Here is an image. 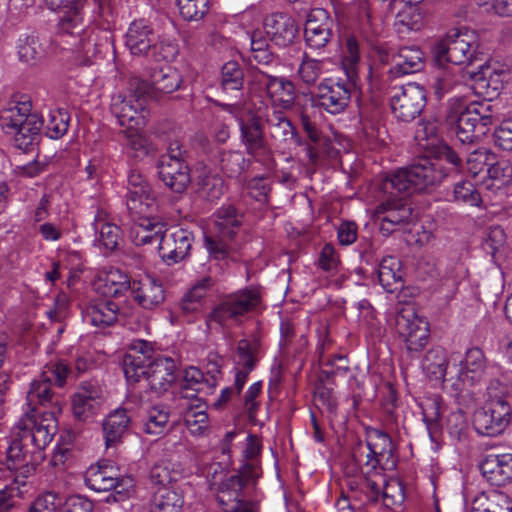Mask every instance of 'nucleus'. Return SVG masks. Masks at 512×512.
<instances>
[{"instance_id": "1", "label": "nucleus", "mask_w": 512, "mask_h": 512, "mask_svg": "<svg viewBox=\"0 0 512 512\" xmlns=\"http://www.w3.org/2000/svg\"><path fill=\"white\" fill-rule=\"evenodd\" d=\"M443 180L444 172L438 163L429 162L427 159H421L418 163H412L387 175L380 184L384 199L375 209L382 234L388 236L411 220L412 208L401 194L427 192L440 185Z\"/></svg>"}, {"instance_id": "2", "label": "nucleus", "mask_w": 512, "mask_h": 512, "mask_svg": "<svg viewBox=\"0 0 512 512\" xmlns=\"http://www.w3.org/2000/svg\"><path fill=\"white\" fill-rule=\"evenodd\" d=\"M125 45L132 55L154 62L173 61L179 52L176 42L160 38L153 26L145 19L130 23L125 34Z\"/></svg>"}, {"instance_id": "3", "label": "nucleus", "mask_w": 512, "mask_h": 512, "mask_svg": "<svg viewBox=\"0 0 512 512\" xmlns=\"http://www.w3.org/2000/svg\"><path fill=\"white\" fill-rule=\"evenodd\" d=\"M365 440L368 453H364L363 444L359 441L352 450V459L355 463L353 471L366 468L365 473L375 472L378 467L382 470H393L397 466L395 445L386 432L374 428H365Z\"/></svg>"}, {"instance_id": "4", "label": "nucleus", "mask_w": 512, "mask_h": 512, "mask_svg": "<svg viewBox=\"0 0 512 512\" xmlns=\"http://www.w3.org/2000/svg\"><path fill=\"white\" fill-rule=\"evenodd\" d=\"M150 94L149 83L139 78H132L129 82L127 95L112 96L110 111L120 126L142 129L147 124L149 111L147 110V97Z\"/></svg>"}, {"instance_id": "5", "label": "nucleus", "mask_w": 512, "mask_h": 512, "mask_svg": "<svg viewBox=\"0 0 512 512\" xmlns=\"http://www.w3.org/2000/svg\"><path fill=\"white\" fill-rule=\"evenodd\" d=\"M224 109L234 114L240 131V142L245 152L256 162L266 163L271 157V149L266 139L263 115L260 111L247 109L240 113L239 105L224 104Z\"/></svg>"}, {"instance_id": "6", "label": "nucleus", "mask_w": 512, "mask_h": 512, "mask_svg": "<svg viewBox=\"0 0 512 512\" xmlns=\"http://www.w3.org/2000/svg\"><path fill=\"white\" fill-rule=\"evenodd\" d=\"M478 42L473 31L455 29L432 48L433 59L439 67L446 64L471 65L477 60Z\"/></svg>"}, {"instance_id": "7", "label": "nucleus", "mask_w": 512, "mask_h": 512, "mask_svg": "<svg viewBox=\"0 0 512 512\" xmlns=\"http://www.w3.org/2000/svg\"><path fill=\"white\" fill-rule=\"evenodd\" d=\"M357 81L358 75L353 72H350L346 79H323L318 84L316 92L311 95L313 106L332 115L344 112L351 101Z\"/></svg>"}, {"instance_id": "8", "label": "nucleus", "mask_w": 512, "mask_h": 512, "mask_svg": "<svg viewBox=\"0 0 512 512\" xmlns=\"http://www.w3.org/2000/svg\"><path fill=\"white\" fill-rule=\"evenodd\" d=\"M85 484L97 492L113 491L107 501L119 502L129 497V491L133 487L131 477L120 475L119 469L109 460L99 461L92 465L86 472Z\"/></svg>"}, {"instance_id": "9", "label": "nucleus", "mask_w": 512, "mask_h": 512, "mask_svg": "<svg viewBox=\"0 0 512 512\" xmlns=\"http://www.w3.org/2000/svg\"><path fill=\"white\" fill-rule=\"evenodd\" d=\"M261 303L259 287L249 286L225 296L209 314V320L220 325L228 321L241 322L242 318L254 311Z\"/></svg>"}, {"instance_id": "10", "label": "nucleus", "mask_w": 512, "mask_h": 512, "mask_svg": "<svg viewBox=\"0 0 512 512\" xmlns=\"http://www.w3.org/2000/svg\"><path fill=\"white\" fill-rule=\"evenodd\" d=\"M446 123L462 144L479 142L487 134L486 128L477 121L476 114L459 99L450 101Z\"/></svg>"}, {"instance_id": "11", "label": "nucleus", "mask_w": 512, "mask_h": 512, "mask_svg": "<svg viewBox=\"0 0 512 512\" xmlns=\"http://www.w3.org/2000/svg\"><path fill=\"white\" fill-rule=\"evenodd\" d=\"M71 374V367L63 360L47 364L39 379L32 381L30 384V389L27 392L28 404L30 406L51 404L54 399L51 383L63 387Z\"/></svg>"}, {"instance_id": "12", "label": "nucleus", "mask_w": 512, "mask_h": 512, "mask_svg": "<svg viewBox=\"0 0 512 512\" xmlns=\"http://www.w3.org/2000/svg\"><path fill=\"white\" fill-rule=\"evenodd\" d=\"M82 63L90 64L100 55L114 51V35L111 26L89 25L74 44Z\"/></svg>"}, {"instance_id": "13", "label": "nucleus", "mask_w": 512, "mask_h": 512, "mask_svg": "<svg viewBox=\"0 0 512 512\" xmlns=\"http://www.w3.org/2000/svg\"><path fill=\"white\" fill-rule=\"evenodd\" d=\"M395 329L399 337L404 340L409 352L418 353L428 344L429 324L418 317L413 309L404 308L397 313Z\"/></svg>"}, {"instance_id": "14", "label": "nucleus", "mask_w": 512, "mask_h": 512, "mask_svg": "<svg viewBox=\"0 0 512 512\" xmlns=\"http://www.w3.org/2000/svg\"><path fill=\"white\" fill-rule=\"evenodd\" d=\"M512 421L510 403H485L473 414V426L483 436L495 437L502 434Z\"/></svg>"}, {"instance_id": "15", "label": "nucleus", "mask_w": 512, "mask_h": 512, "mask_svg": "<svg viewBox=\"0 0 512 512\" xmlns=\"http://www.w3.org/2000/svg\"><path fill=\"white\" fill-rule=\"evenodd\" d=\"M104 402L103 390L96 381L81 382L71 396V411L80 423L92 422Z\"/></svg>"}, {"instance_id": "16", "label": "nucleus", "mask_w": 512, "mask_h": 512, "mask_svg": "<svg viewBox=\"0 0 512 512\" xmlns=\"http://www.w3.org/2000/svg\"><path fill=\"white\" fill-rule=\"evenodd\" d=\"M426 105V92L416 83L402 86L391 97L390 106L394 116L403 122L416 119Z\"/></svg>"}, {"instance_id": "17", "label": "nucleus", "mask_w": 512, "mask_h": 512, "mask_svg": "<svg viewBox=\"0 0 512 512\" xmlns=\"http://www.w3.org/2000/svg\"><path fill=\"white\" fill-rule=\"evenodd\" d=\"M194 233L184 227L175 226L166 229L160 238L159 255L168 265L176 264L190 255Z\"/></svg>"}, {"instance_id": "18", "label": "nucleus", "mask_w": 512, "mask_h": 512, "mask_svg": "<svg viewBox=\"0 0 512 512\" xmlns=\"http://www.w3.org/2000/svg\"><path fill=\"white\" fill-rule=\"evenodd\" d=\"M176 363L171 357L158 355L149 361L144 369L137 372V382L144 379L151 391L158 395L165 393L176 380Z\"/></svg>"}, {"instance_id": "19", "label": "nucleus", "mask_w": 512, "mask_h": 512, "mask_svg": "<svg viewBox=\"0 0 512 512\" xmlns=\"http://www.w3.org/2000/svg\"><path fill=\"white\" fill-rule=\"evenodd\" d=\"M17 430L6 451L7 465L10 470H22L21 473L26 476L41 462L43 453L36 451L22 431Z\"/></svg>"}, {"instance_id": "20", "label": "nucleus", "mask_w": 512, "mask_h": 512, "mask_svg": "<svg viewBox=\"0 0 512 512\" xmlns=\"http://www.w3.org/2000/svg\"><path fill=\"white\" fill-rule=\"evenodd\" d=\"M250 483H255L251 478H246L237 473L222 481L216 494V501L223 512H254L247 506L244 500L243 489Z\"/></svg>"}, {"instance_id": "21", "label": "nucleus", "mask_w": 512, "mask_h": 512, "mask_svg": "<svg viewBox=\"0 0 512 512\" xmlns=\"http://www.w3.org/2000/svg\"><path fill=\"white\" fill-rule=\"evenodd\" d=\"M207 375L196 368L189 367L184 371L183 380L180 385V396L184 400H202L199 394L212 393L217 382V374L220 373V367L217 363H209Z\"/></svg>"}, {"instance_id": "22", "label": "nucleus", "mask_w": 512, "mask_h": 512, "mask_svg": "<svg viewBox=\"0 0 512 512\" xmlns=\"http://www.w3.org/2000/svg\"><path fill=\"white\" fill-rule=\"evenodd\" d=\"M333 20L322 8L312 9L304 28L306 44L312 49L324 48L333 36Z\"/></svg>"}, {"instance_id": "23", "label": "nucleus", "mask_w": 512, "mask_h": 512, "mask_svg": "<svg viewBox=\"0 0 512 512\" xmlns=\"http://www.w3.org/2000/svg\"><path fill=\"white\" fill-rule=\"evenodd\" d=\"M263 27L270 40L279 47L292 44L298 34L296 21L284 12H273L265 16Z\"/></svg>"}, {"instance_id": "24", "label": "nucleus", "mask_w": 512, "mask_h": 512, "mask_svg": "<svg viewBox=\"0 0 512 512\" xmlns=\"http://www.w3.org/2000/svg\"><path fill=\"white\" fill-rule=\"evenodd\" d=\"M260 342L257 339H241L236 348L235 359V386L241 393L249 374L255 369L259 361Z\"/></svg>"}, {"instance_id": "25", "label": "nucleus", "mask_w": 512, "mask_h": 512, "mask_svg": "<svg viewBox=\"0 0 512 512\" xmlns=\"http://www.w3.org/2000/svg\"><path fill=\"white\" fill-rule=\"evenodd\" d=\"M484 479L495 487H504L512 482V454H489L479 464Z\"/></svg>"}, {"instance_id": "26", "label": "nucleus", "mask_w": 512, "mask_h": 512, "mask_svg": "<svg viewBox=\"0 0 512 512\" xmlns=\"http://www.w3.org/2000/svg\"><path fill=\"white\" fill-rule=\"evenodd\" d=\"M159 179L175 193H183L191 183V170L188 161H157Z\"/></svg>"}, {"instance_id": "27", "label": "nucleus", "mask_w": 512, "mask_h": 512, "mask_svg": "<svg viewBox=\"0 0 512 512\" xmlns=\"http://www.w3.org/2000/svg\"><path fill=\"white\" fill-rule=\"evenodd\" d=\"M131 295L139 307L145 310H154L160 307L166 298L162 282L150 276L134 280Z\"/></svg>"}, {"instance_id": "28", "label": "nucleus", "mask_w": 512, "mask_h": 512, "mask_svg": "<svg viewBox=\"0 0 512 512\" xmlns=\"http://www.w3.org/2000/svg\"><path fill=\"white\" fill-rule=\"evenodd\" d=\"M263 118L268 133L275 143L282 145L295 143L297 146L304 144V140L299 135L296 127L282 111L273 110L271 114H265Z\"/></svg>"}, {"instance_id": "29", "label": "nucleus", "mask_w": 512, "mask_h": 512, "mask_svg": "<svg viewBox=\"0 0 512 512\" xmlns=\"http://www.w3.org/2000/svg\"><path fill=\"white\" fill-rule=\"evenodd\" d=\"M134 224L130 229V238L136 246L157 244L165 231V223L148 214L132 217Z\"/></svg>"}, {"instance_id": "30", "label": "nucleus", "mask_w": 512, "mask_h": 512, "mask_svg": "<svg viewBox=\"0 0 512 512\" xmlns=\"http://www.w3.org/2000/svg\"><path fill=\"white\" fill-rule=\"evenodd\" d=\"M45 419H37L34 408L32 413L25 414L22 417L15 429H20L22 433L30 440L31 444L35 446L36 451L43 453L44 448L53 439V427L49 424H44Z\"/></svg>"}, {"instance_id": "31", "label": "nucleus", "mask_w": 512, "mask_h": 512, "mask_svg": "<svg viewBox=\"0 0 512 512\" xmlns=\"http://www.w3.org/2000/svg\"><path fill=\"white\" fill-rule=\"evenodd\" d=\"M153 348L145 340H137L132 343L130 351L125 354L122 367L125 377L130 383H137V372L144 369L149 361H152Z\"/></svg>"}, {"instance_id": "32", "label": "nucleus", "mask_w": 512, "mask_h": 512, "mask_svg": "<svg viewBox=\"0 0 512 512\" xmlns=\"http://www.w3.org/2000/svg\"><path fill=\"white\" fill-rule=\"evenodd\" d=\"M121 316H126L119 305L109 299H101L90 303L84 312V317L92 325L108 327L115 324Z\"/></svg>"}, {"instance_id": "33", "label": "nucleus", "mask_w": 512, "mask_h": 512, "mask_svg": "<svg viewBox=\"0 0 512 512\" xmlns=\"http://www.w3.org/2000/svg\"><path fill=\"white\" fill-rule=\"evenodd\" d=\"M485 370L486 358L484 352L478 347H473L466 351L465 358L460 361L457 378L464 384L475 386L482 380Z\"/></svg>"}, {"instance_id": "34", "label": "nucleus", "mask_w": 512, "mask_h": 512, "mask_svg": "<svg viewBox=\"0 0 512 512\" xmlns=\"http://www.w3.org/2000/svg\"><path fill=\"white\" fill-rule=\"evenodd\" d=\"M43 124L44 119L36 113L28 117V120L11 134L14 146L25 153L34 151L40 142Z\"/></svg>"}, {"instance_id": "35", "label": "nucleus", "mask_w": 512, "mask_h": 512, "mask_svg": "<svg viewBox=\"0 0 512 512\" xmlns=\"http://www.w3.org/2000/svg\"><path fill=\"white\" fill-rule=\"evenodd\" d=\"M130 425L131 417L125 408H118L110 412L102 423L106 446L120 443L124 435L128 433Z\"/></svg>"}, {"instance_id": "36", "label": "nucleus", "mask_w": 512, "mask_h": 512, "mask_svg": "<svg viewBox=\"0 0 512 512\" xmlns=\"http://www.w3.org/2000/svg\"><path fill=\"white\" fill-rule=\"evenodd\" d=\"M184 505L180 486L158 487L152 493L150 512H181Z\"/></svg>"}, {"instance_id": "37", "label": "nucleus", "mask_w": 512, "mask_h": 512, "mask_svg": "<svg viewBox=\"0 0 512 512\" xmlns=\"http://www.w3.org/2000/svg\"><path fill=\"white\" fill-rule=\"evenodd\" d=\"M245 84V68L237 61H228L221 68L220 86L222 92L234 98H241Z\"/></svg>"}, {"instance_id": "38", "label": "nucleus", "mask_w": 512, "mask_h": 512, "mask_svg": "<svg viewBox=\"0 0 512 512\" xmlns=\"http://www.w3.org/2000/svg\"><path fill=\"white\" fill-rule=\"evenodd\" d=\"M89 2L78 1L75 6L62 10L63 15L57 24V31L60 35H70L79 37L88 25H86L84 14L85 8Z\"/></svg>"}, {"instance_id": "39", "label": "nucleus", "mask_w": 512, "mask_h": 512, "mask_svg": "<svg viewBox=\"0 0 512 512\" xmlns=\"http://www.w3.org/2000/svg\"><path fill=\"white\" fill-rule=\"evenodd\" d=\"M32 104L29 99L22 101L11 102L9 106L1 111L0 126L5 134H13L28 117L33 115L31 113Z\"/></svg>"}, {"instance_id": "40", "label": "nucleus", "mask_w": 512, "mask_h": 512, "mask_svg": "<svg viewBox=\"0 0 512 512\" xmlns=\"http://www.w3.org/2000/svg\"><path fill=\"white\" fill-rule=\"evenodd\" d=\"M377 276L380 285L388 293L403 287V271L400 261L394 256H386L378 265Z\"/></svg>"}, {"instance_id": "41", "label": "nucleus", "mask_w": 512, "mask_h": 512, "mask_svg": "<svg viewBox=\"0 0 512 512\" xmlns=\"http://www.w3.org/2000/svg\"><path fill=\"white\" fill-rule=\"evenodd\" d=\"M213 216L216 233L228 239L234 238L243 222V214L233 205L221 206Z\"/></svg>"}, {"instance_id": "42", "label": "nucleus", "mask_w": 512, "mask_h": 512, "mask_svg": "<svg viewBox=\"0 0 512 512\" xmlns=\"http://www.w3.org/2000/svg\"><path fill=\"white\" fill-rule=\"evenodd\" d=\"M422 147L429 152V156L425 155L416 159L413 163H418L421 159H427L429 162H437L444 172V178L447 176V172L442 165V161H446L453 167L458 168L462 165V158L446 143L439 141L437 138H433L431 143L422 144Z\"/></svg>"}, {"instance_id": "43", "label": "nucleus", "mask_w": 512, "mask_h": 512, "mask_svg": "<svg viewBox=\"0 0 512 512\" xmlns=\"http://www.w3.org/2000/svg\"><path fill=\"white\" fill-rule=\"evenodd\" d=\"M394 70L405 75L419 72L424 67V54L418 47H402L393 56Z\"/></svg>"}, {"instance_id": "44", "label": "nucleus", "mask_w": 512, "mask_h": 512, "mask_svg": "<svg viewBox=\"0 0 512 512\" xmlns=\"http://www.w3.org/2000/svg\"><path fill=\"white\" fill-rule=\"evenodd\" d=\"M262 445L256 435L249 434L244 450V463L239 468V473L246 478L256 481L262 474L259 455Z\"/></svg>"}, {"instance_id": "45", "label": "nucleus", "mask_w": 512, "mask_h": 512, "mask_svg": "<svg viewBox=\"0 0 512 512\" xmlns=\"http://www.w3.org/2000/svg\"><path fill=\"white\" fill-rule=\"evenodd\" d=\"M182 77L179 71L171 66L162 67L151 75L150 93L152 91L170 94L180 88Z\"/></svg>"}, {"instance_id": "46", "label": "nucleus", "mask_w": 512, "mask_h": 512, "mask_svg": "<svg viewBox=\"0 0 512 512\" xmlns=\"http://www.w3.org/2000/svg\"><path fill=\"white\" fill-rule=\"evenodd\" d=\"M101 281L104 283V294L115 298L123 296L128 291L132 292L134 284V280H131L127 273L114 267L105 272Z\"/></svg>"}, {"instance_id": "47", "label": "nucleus", "mask_w": 512, "mask_h": 512, "mask_svg": "<svg viewBox=\"0 0 512 512\" xmlns=\"http://www.w3.org/2000/svg\"><path fill=\"white\" fill-rule=\"evenodd\" d=\"M126 206L130 215H144L150 212L155 204V197L151 187L127 190L125 195Z\"/></svg>"}, {"instance_id": "48", "label": "nucleus", "mask_w": 512, "mask_h": 512, "mask_svg": "<svg viewBox=\"0 0 512 512\" xmlns=\"http://www.w3.org/2000/svg\"><path fill=\"white\" fill-rule=\"evenodd\" d=\"M422 369L431 379L446 381V351L439 346L428 350L422 360Z\"/></svg>"}, {"instance_id": "49", "label": "nucleus", "mask_w": 512, "mask_h": 512, "mask_svg": "<svg viewBox=\"0 0 512 512\" xmlns=\"http://www.w3.org/2000/svg\"><path fill=\"white\" fill-rule=\"evenodd\" d=\"M275 78L276 76L269 75L260 70L252 72L247 81L248 93L252 97L262 99V103H264V99H268L271 102Z\"/></svg>"}, {"instance_id": "50", "label": "nucleus", "mask_w": 512, "mask_h": 512, "mask_svg": "<svg viewBox=\"0 0 512 512\" xmlns=\"http://www.w3.org/2000/svg\"><path fill=\"white\" fill-rule=\"evenodd\" d=\"M325 368L321 369L319 379L322 384L337 385L338 380L344 379L350 373L347 359L341 355H335L324 363Z\"/></svg>"}, {"instance_id": "51", "label": "nucleus", "mask_w": 512, "mask_h": 512, "mask_svg": "<svg viewBox=\"0 0 512 512\" xmlns=\"http://www.w3.org/2000/svg\"><path fill=\"white\" fill-rule=\"evenodd\" d=\"M294 102L295 86L293 82L286 78L276 76L275 82L273 83L271 104L274 107L289 110L293 107Z\"/></svg>"}, {"instance_id": "52", "label": "nucleus", "mask_w": 512, "mask_h": 512, "mask_svg": "<svg viewBox=\"0 0 512 512\" xmlns=\"http://www.w3.org/2000/svg\"><path fill=\"white\" fill-rule=\"evenodd\" d=\"M169 409L165 405H154L147 411L144 432L153 436L164 434L169 422Z\"/></svg>"}, {"instance_id": "53", "label": "nucleus", "mask_w": 512, "mask_h": 512, "mask_svg": "<svg viewBox=\"0 0 512 512\" xmlns=\"http://www.w3.org/2000/svg\"><path fill=\"white\" fill-rule=\"evenodd\" d=\"M250 160L241 151H223L220 154V168L229 178H238L248 167Z\"/></svg>"}, {"instance_id": "54", "label": "nucleus", "mask_w": 512, "mask_h": 512, "mask_svg": "<svg viewBox=\"0 0 512 512\" xmlns=\"http://www.w3.org/2000/svg\"><path fill=\"white\" fill-rule=\"evenodd\" d=\"M150 481L158 487L179 486L182 479L181 471L175 470L169 462L155 464L149 474Z\"/></svg>"}, {"instance_id": "55", "label": "nucleus", "mask_w": 512, "mask_h": 512, "mask_svg": "<svg viewBox=\"0 0 512 512\" xmlns=\"http://www.w3.org/2000/svg\"><path fill=\"white\" fill-rule=\"evenodd\" d=\"M360 30L369 42L375 41L384 31L381 17L376 16L368 5L361 8Z\"/></svg>"}, {"instance_id": "56", "label": "nucleus", "mask_w": 512, "mask_h": 512, "mask_svg": "<svg viewBox=\"0 0 512 512\" xmlns=\"http://www.w3.org/2000/svg\"><path fill=\"white\" fill-rule=\"evenodd\" d=\"M70 116L63 109L52 110L44 120L46 135L51 139H60L64 136L69 127Z\"/></svg>"}, {"instance_id": "57", "label": "nucleus", "mask_w": 512, "mask_h": 512, "mask_svg": "<svg viewBox=\"0 0 512 512\" xmlns=\"http://www.w3.org/2000/svg\"><path fill=\"white\" fill-rule=\"evenodd\" d=\"M479 68L480 70L477 73L472 72V77L475 78L476 81L483 83L482 87L491 89V95L499 94L504 87L507 74L503 70H491L489 67H484L483 65H480Z\"/></svg>"}, {"instance_id": "58", "label": "nucleus", "mask_w": 512, "mask_h": 512, "mask_svg": "<svg viewBox=\"0 0 512 512\" xmlns=\"http://www.w3.org/2000/svg\"><path fill=\"white\" fill-rule=\"evenodd\" d=\"M180 15L186 21H199L210 9V0H177Z\"/></svg>"}, {"instance_id": "59", "label": "nucleus", "mask_w": 512, "mask_h": 512, "mask_svg": "<svg viewBox=\"0 0 512 512\" xmlns=\"http://www.w3.org/2000/svg\"><path fill=\"white\" fill-rule=\"evenodd\" d=\"M19 60L27 64H35L42 57L41 45L35 36L26 35L18 42Z\"/></svg>"}, {"instance_id": "60", "label": "nucleus", "mask_w": 512, "mask_h": 512, "mask_svg": "<svg viewBox=\"0 0 512 512\" xmlns=\"http://www.w3.org/2000/svg\"><path fill=\"white\" fill-rule=\"evenodd\" d=\"M495 158L496 155L489 149L484 147L477 148L467 155L466 164L468 171L476 176L485 168L487 169Z\"/></svg>"}, {"instance_id": "61", "label": "nucleus", "mask_w": 512, "mask_h": 512, "mask_svg": "<svg viewBox=\"0 0 512 512\" xmlns=\"http://www.w3.org/2000/svg\"><path fill=\"white\" fill-rule=\"evenodd\" d=\"M199 187L201 194L210 201L219 199L224 193L223 179L216 174L207 173L201 175Z\"/></svg>"}, {"instance_id": "62", "label": "nucleus", "mask_w": 512, "mask_h": 512, "mask_svg": "<svg viewBox=\"0 0 512 512\" xmlns=\"http://www.w3.org/2000/svg\"><path fill=\"white\" fill-rule=\"evenodd\" d=\"M231 240L232 239L220 236L219 233H216L215 235H205L204 246L207 249L210 257L218 261L224 260L229 256V242Z\"/></svg>"}, {"instance_id": "63", "label": "nucleus", "mask_w": 512, "mask_h": 512, "mask_svg": "<svg viewBox=\"0 0 512 512\" xmlns=\"http://www.w3.org/2000/svg\"><path fill=\"white\" fill-rule=\"evenodd\" d=\"M454 200L470 206H479L481 195L471 181H461L454 185Z\"/></svg>"}, {"instance_id": "64", "label": "nucleus", "mask_w": 512, "mask_h": 512, "mask_svg": "<svg viewBox=\"0 0 512 512\" xmlns=\"http://www.w3.org/2000/svg\"><path fill=\"white\" fill-rule=\"evenodd\" d=\"M491 180L498 182L499 186L507 185L512 180V163L507 159L491 161L487 168Z\"/></svg>"}]
</instances>
